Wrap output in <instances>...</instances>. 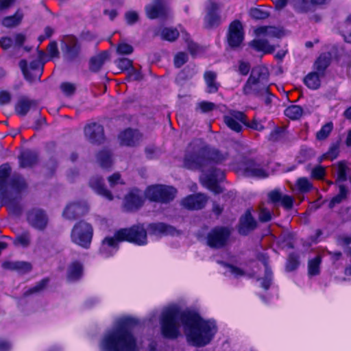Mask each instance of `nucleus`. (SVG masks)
<instances>
[{
    "instance_id": "obj_49",
    "label": "nucleus",
    "mask_w": 351,
    "mask_h": 351,
    "mask_svg": "<svg viewBox=\"0 0 351 351\" xmlns=\"http://www.w3.org/2000/svg\"><path fill=\"white\" fill-rule=\"evenodd\" d=\"M312 186V184L306 178H300L297 180V187L302 193L308 192Z\"/></svg>"
},
{
    "instance_id": "obj_48",
    "label": "nucleus",
    "mask_w": 351,
    "mask_h": 351,
    "mask_svg": "<svg viewBox=\"0 0 351 351\" xmlns=\"http://www.w3.org/2000/svg\"><path fill=\"white\" fill-rule=\"evenodd\" d=\"M333 125L332 123H327L317 132L316 138L319 141L326 139L331 132Z\"/></svg>"
},
{
    "instance_id": "obj_45",
    "label": "nucleus",
    "mask_w": 351,
    "mask_h": 351,
    "mask_svg": "<svg viewBox=\"0 0 351 351\" xmlns=\"http://www.w3.org/2000/svg\"><path fill=\"white\" fill-rule=\"evenodd\" d=\"M347 193V188L343 184H340L339 193L330 200L329 207L333 208L336 204L341 203L346 198Z\"/></svg>"
},
{
    "instance_id": "obj_3",
    "label": "nucleus",
    "mask_w": 351,
    "mask_h": 351,
    "mask_svg": "<svg viewBox=\"0 0 351 351\" xmlns=\"http://www.w3.org/2000/svg\"><path fill=\"white\" fill-rule=\"evenodd\" d=\"M137 324L132 317H123L117 321L114 328L103 336L99 347L101 351H136V339L132 332Z\"/></svg>"
},
{
    "instance_id": "obj_61",
    "label": "nucleus",
    "mask_w": 351,
    "mask_h": 351,
    "mask_svg": "<svg viewBox=\"0 0 351 351\" xmlns=\"http://www.w3.org/2000/svg\"><path fill=\"white\" fill-rule=\"evenodd\" d=\"M243 125L247 126V128H250L257 131H262L264 129V126L262 125L261 121L256 120V119H254L251 122H249L246 119V123H244Z\"/></svg>"
},
{
    "instance_id": "obj_24",
    "label": "nucleus",
    "mask_w": 351,
    "mask_h": 351,
    "mask_svg": "<svg viewBox=\"0 0 351 351\" xmlns=\"http://www.w3.org/2000/svg\"><path fill=\"white\" fill-rule=\"evenodd\" d=\"M147 231L151 235L161 237L168 234H174L176 229L171 226L158 222L149 224Z\"/></svg>"
},
{
    "instance_id": "obj_60",
    "label": "nucleus",
    "mask_w": 351,
    "mask_h": 351,
    "mask_svg": "<svg viewBox=\"0 0 351 351\" xmlns=\"http://www.w3.org/2000/svg\"><path fill=\"white\" fill-rule=\"evenodd\" d=\"M238 64V71L239 73L242 75H247L250 70V63L243 60H239Z\"/></svg>"
},
{
    "instance_id": "obj_53",
    "label": "nucleus",
    "mask_w": 351,
    "mask_h": 351,
    "mask_svg": "<svg viewBox=\"0 0 351 351\" xmlns=\"http://www.w3.org/2000/svg\"><path fill=\"white\" fill-rule=\"evenodd\" d=\"M325 175V168L320 165L315 167L311 171V177L316 180H322Z\"/></svg>"
},
{
    "instance_id": "obj_22",
    "label": "nucleus",
    "mask_w": 351,
    "mask_h": 351,
    "mask_svg": "<svg viewBox=\"0 0 351 351\" xmlns=\"http://www.w3.org/2000/svg\"><path fill=\"white\" fill-rule=\"evenodd\" d=\"M37 106L38 103L36 100L21 97L15 106V111L19 116H25L31 110L37 108Z\"/></svg>"
},
{
    "instance_id": "obj_11",
    "label": "nucleus",
    "mask_w": 351,
    "mask_h": 351,
    "mask_svg": "<svg viewBox=\"0 0 351 351\" xmlns=\"http://www.w3.org/2000/svg\"><path fill=\"white\" fill-rule=\"evenodd\" d=\"M29 224L38 230H43L47 226L48 217L46 213L40 209L34 208L29 210L27 215Z\"/></svg>"
},
{
    "instance_id": "obj_2",
    "label": "nucleus",
    "mask_w": 351,
    "mask_h": 351,
    "mask_svg": "<svg viewBox=\"0 0 351 351\" xmlns=\"http://www.w3.org/2000/svg\"><path fill=\"white\" fill-rule=\"evenodd\" d=\"M184 164L187 169H199L202 171L200 180L205 187L215 194L222 192L219 182L224 178V173L213 167V161L209 158V152L201 142L194 141L189 145Z\"/></svg>"
},
{
    "instance_id": "obj_46",
    "label": "nucleus",
    "mask_w": 351,
    "mask_h": 351,
    "mask_svg": "<svg viewBox=\"0 0 351 351\" xmlns=\"http://www.w3.org/2000/svg\"><path fill=\"white\" fill-rule=\"evenodd\" d=\"M30 242L31 236L29 232H24L16 237L14 243L16 245H21L23 247H27L29 245Z\"/></svg>"
},
{
    "instance_id": "obj_62",
    "label": "nucleus",
    "mask_w": 351,
    "mask_h": 351,
    "mask_svg": "<svg viewBox=\"0 0 351 351\" xmlns=\"http://www.w3.org/2000/svg\"><path fill=\"white\" fill-rule=\"evenodd\" d=\"M133 51V47L127 43H122L118 45L117 52L121 54H130Z\"/></svg>"
},
{
    "instance_id": "obj_8",
    "label": "nucleus",
    "mask_w": 351,
    "mask_h": 351,
    "mask_svg": "<svg viewBox=\"0 0 351 351\" xmlns=\"http://www.w3.org/2000/svg\"><path fill=\"white\" fill-rule=\"evenodd\" d=\"M176 193V189L172 186L156 184L148 186L144 195L150 201L167 203L174 199Z\"/></svg>"
},
{
    "instance_id": "obj_54",
    "label": "nucleus",
    "mask_w": 351,
    "mask_h": 351,
    "mask_svg": "<svg viewBox=\"0 0 351 351\" xmlns=\"http://www.w3.org/2000/svg\"><path fill=\"white\" fill-rule=\"evenodd\" d=\"M250 16L255 19H265L269 16V14L261 8H252L250 10Z\"/></svg>"
},
{
    "instance_id": "obj_20",
    "label": "nucleus",
    "mask_w": 351,
    "mask_h": 351,
    "mask_svg": "<svg viewBox=\"0 0 351 351\" xmlns=\"http://www.w3.org/2000/svg\"><path fill=\"white\" fill-rule=\"evenodd\" d=\"M119 138L121 145L133 147L139 143L141 135L138 130L128 128L119 134Z\"/></svg>"
},
{
    "instance_id": "obj_14",
    "label": "nucleus",
    "mask_w": 351,
    "mask_h": 351,
    "mask_svg": "<svg viewBox=\"0 0 351 351\" xmlns=\"http://www.w3.org/2000/svg\"><path fill=\"white\" fill-rule=\"evenodd\" d=\"M224 123L232 130L239 132L242 130V124L246 123V115L240 111H232L223 117Z\"/></svg>"
},
{
    "instance_id": "obj_19",
    "label": "nucleus",
    "mask_w": 351,
    "mask_h": 351,
    "mask_svg": "<svg viewBox=\"0 0 351 351\" xmlns=\"http://www.w3.org/2000/svg\"><path fill=\"white\" fill-rule=\"evenodd\" d=\"M208 198L203 193L190 195L182 201V205L189 210H199L204 207Z\"/></svg>"
},
{
    "instance_id": "obj_40",
    "label": "nucleus",
    "mask_w": 351,
    "mask_h": 351,
    "mask_svg": "<svg viewBox=\"0 0 351 351\" xmlns=\"http://www.w3.org/2000/svg\"><path fill=\"white\" fill-rule=\"evenodd\" d=\"M314 5L311 0H295L293 6L296 12L306 13L311 11Z\"/></svg>"
},
{
    "instance_id": "obj_47",
    "label": "nucleus",
    "mask_w": 351,
    "mask_h": 351,
    "mask_svg": "<svg viewBox=\"0 0 351 351\" xmlns=\"http://www.w3.org/2000/svg\"><path fill=\"white\" fill-rule=\"evenodd\" d=\"M299 264V256L295 253H291L289 255L286 264V270L287 271H292L298 268Z\"/></svg>"
},
{
    "instance_id": "obj_43",
    "label": "nucleus",
    "mask_w": 351,
    "mask_h": 351,
    "mask_svg": "<svg viewBox=\"0 0 351 351\" xmlns=\"http://www.w3.org/2000/svg\"><path fill=\"white\" fill-rule=\"evenodd\" d=\"M178 36V30L176 28L164 27L160 32L161 38L170 42L176 40Z\"/></svg>"
},
{
    "instance_id": "obj_52",
    "label": "nucleus",
    "mask_w": 351,
    "mask_h": 351,
    "mask_svg": "<svg viewBox=\"0 0 351 351\" xmlns=\"http://www.w3.org/2000/svg\"><path fill=\"white\" fill-rule=\"evenodd\" d=\"M188 61V55L184 52H179L174 57V65L176 68H180Z\"/></svg>"
},
{
    "instance_id": "obj_34",
    "label": "nucleus",
    "mask_w": 351,
    "mask_h": 351,
    "mask_svg": "<svg viewBox=\"0 0 351 351\" xmlns=\"http://www.w3.org/2000/svg\"><path fill=\"white\" fill-rule=\"evenodd\" d=\"M108 58V53L107 51H103L99 54L93 57L90 60V69L94 72L98 71L104 65Z\"/></svg>"
},
{
    "instance_id": "obj_27",
    "label": "nucleus",
    "mask_w": 351,
    "mask_h": 351,
    "mask_svg": "<svg viewBox=\"0 0 351 351\" xmlns=\"http://www.w3.org/2000/svg\"><path fill=\"white\" fill-rule=\"evenodd\" d=\"M269 199L274 204L280 203L286 209H291L293 206V199L291 196L284 195L278 191L274 190L269 193Z\"/></svg>"
},
{
    "instance_id": "obj_50",
    "label": "nucleus",
    "mask_w": 351,
    "mask_h": 351,
    "mask_svg": "<svg viewBox=\"0 0 351 351\" xmlns=\"http://www.w3.org/2000/svg\"><path fill=\"white\" fill-rule=\"evenodd\" d=\"M48 282H49V280L47 278L43 279L42 280L38 282L35 286H34L33 287H32V288L29 289L27 291H26L24 293V295L25 296H27V295L40 291L47 286Z\"/></svg>"
},
{
    "instance_id": "obj_6",
    "label": "nucleus",
    "mask_w": 351,
    "mask_h": 351,
    "mask_svg": "<svg viewBox=\"0 0 351 351\" xmlns=\"http://www.w3.org/2000/svg\"><path fill=\"white\" fill-rule=\"evenodd\" d=\"M93 236L92 226L84 221L75 223L71 232L72 242L85 249L90 247Z\"/></svg>"
},
{
    "instance_id": "obj_13",
    "label": "nucleus",
    "mask_w": 351,
    "mask_h": 351,
    "mask_svg": "<svg viewBox=\"0 0 351 351\" xmlns=\"http://www.w3.org/2000/svg\"><path fill=\"white\" fill-rule=\"evenodd\" d=\"M243 25L239 21H234L229 27L228 42L230 47H239L243 40Z\"/></svg>"
},
{
    "instance_id": "obj_5",
    "label": "nucleus",
    "mask_w": 351,
    "mask_h": 351,
    "mask_svg": "<svg viewBox=\"0 0 351 351\" xmlns=\"http://www.w3.org/2000/svg\"><path fill=\"white\" fill-rule=\"evenodd\" d=\"M123 241L144 245L147 243V230L143 225L118 230L114 237H106L103 240L100 247L101 254L106 258L112 256L117 250L118 243Z\"/></svg>"
},
{
    "instance_id": "obj_18",
    "label": "nucleus",
    "mask_w": 351,
    "mask_h": 351,
    "mask_svg": "<svg viewBox=\"0 0 351 351\" xmlns=\"http://www.w3.org/2000/svg\"><path fill=\"white\" fill-rule=\"evenodd\" d=\"M88 210L86 202H75L69 204L63 212V216L68 219L73 220L85 215Z\"/></svg>"
},
{
    "instance_id": "obj_35",
    "label": "nucleus",
    "mask_w": 351,
    "mask_h": 351,
    "mask_svg": "<svg viewBox=\"0 0 351 351\" xmlns=\"http://www.w3.org/2000/svg\"><path fill=\"white\" fill-rule=\"evenodd\" d=\"M334 169L337 175V182H341L348 180L349 168L344 161L339 162L337 165L334 166Z\"/></svg>"
},
{
    "instance_id": "obj_64",
    "label": "nucleus",
    "mask_w": 351,
    "mask_h": 351,
    "mask_svg": "<svg viewBox=\"0 0 351 351\" xmlns=\"http://www.w3.org/2000/svg\"><path fill=\"white\" fill-rule=\"evenodd\" d=\"M215 107V104L209 101H202L198 104V108L202 112H208L212 111Z\"/></svg>"
},
{
    "instance_id": "obj_41",
    "label": "nucleus",
    "mask_w": 351,
    "mask_h": 351,
    "mask_svg": "<svg viewBox=\"0 0 351 351\" xmlns=\"http://www.w3.org/2000/svg\"><path fill=\"white\" fill-rule=\"evenodd\" d=\"M97 161L102 168L106 169L112 165V154L109 150L101 151L97 156Z\"/></svg>"
},
{
    "instance_id": "obj_36",
    "label": "nucleus",
    "mask_w": 351,
    "mask_h": 351,
    "mask_svg": "<svg viewBox=\"0 0 351 351\" xmlns=\"http://www.w3.org/2000/svg\"><path fill=\"white\" fill-rule=\"evenodd\" d=\"M330 62V57L329 54L324 53L320 55L315 63V67L317 72L323 76L325 70L329 66Z\"/></svg>"
},
{
    "instance_id": "obj_37",
    "label": "nucleus",
    "mask_w": 351,
    "mask_h": 351,
    "mask_svg": "<svg viewBox=\"0 0 351 351\" xmlns=\"http://www.w3.org/2000/svg\"><path fill=\"white\" fill-rule=\"evenodd\" d=\"M320 76L317 72H311L304 78V84L311 89L316 90L320 86Z\"/></svg>"
},
{
    "instance_id": "obj_38",
    "label": "nucleus",
    "mask_w": 351,
    "mask_h": 351,
    "mask_svg": "<svg viewBox=\"0 0 351 351\" xmlns=\"http://www.w3.org/2000/svg\"><path fill=\"white\" fill-rule=\"evenodd\" d=\"M321 255H317L314 258L308 262V273L309 276H317L320 273V265L322 263Z\"/></svg>"
},
{
    "instance_id": "obj_51",
    "label": "nucleus",
    "mask_w": 351,
    "mask_h": 351,
    "mask_svg": "<svg viewBox=\"0 0 351 351\" xmlns=\"http://www.w3.org/2000/svg\"><path fill=\"white\" fill-rule=\"evenodd\" d=\"M258 97L261 98L264 104L269 106L271 105L274 95L269 92L268 86H263V91H262L261 96H258Z\"/></svg>"
},
{
    "instance_id": "obj_55",
    "label": "nucleus",
    "mask_w": 351,
    "mask_h": 351,
    "mask_svg": "<svg viewBox=\"0 0 351 351\" xmlns=\"http://www.w3.org/2000/svg\"><path fill=\"white\" fill-rule=\"evenodd\" d=\"M60 88L64 94L66 96H71L75 92V86L69 82H63L60 85Z\"/></svg>"
},
{
    "instance_id": "obj_12",
    "label": "nucleus",
    "mask_w": 351,
    "mask_h": 351,
    "mask_svg": "<svg viewBox=\"0 0 351 351\" xmlns=\"http://www.w3.org/2000/svg\"><path fill=\"white\" fill-rule=\"evenodd\" d=\"M148 18L154 19L165 18L169 15V8L163 0H154L152 4L145 7Z\"/></svg>"
},
{
    "instance_id": "obj_56",
    "label": "nucleus",
    "mask_w": 351,
    "mask_h": 351,
    "mask_svg": "<svg viewBox=\"0 0 351 351\" xmlns=\"http://www.w3.org/2000/svg\"><path fill=\"white\" fill-rule=\"evenodd\" d=\"M258 218L262 222H267L271 220V214L269 209L260 206L258 210Z\"/></svg>"
},
{
    "instance_id": "obj_28",
    "label": "nucleus",
    "mask_w": 351,
    "mask_h": 351,
    "mask_svg": "<svg viewBox=\"0 0 351 351\" xmlns=\"http://www.w3.org/2000/svg\"><path fill=\"white\" fill-rule=\"evenodd\" d=\"M245 174L249 177L265 178L268 176V173L261 165L250 162L245 168Z\"/></svg>"
},
{
    "instance_id": "obj_29",
    "label": "nucleus",
    "mask_w": 351,
    "mask_h": 351,
    "mask_svg": "<svg viewBox=\"0 0 351 351\" xmlns=\"http://www.w3.org/2000/svg\"><path fill=\"white\" fill-rule=\"evenodd\" d=\"M204 79L206 84V91L208 93H215L220 87V84L217 82V73L212 71H206Z\"/></svg>"
},
{
    "instance_id": "obj_7",
    "label": "nucleus",
    "mask_w": 351,
    "mask_h": 351,
    "mask_svg": "<svg viewBox=\"0 0 351 351\" xmlns=\"http://www.w3.org/2000/svg\"><path fill=\"white\" fill-rule=\"evenodd\" d=\"M267 69L261 67L253 69L243 88V94L246 95L253 94L257 97L261 96L262 91H263V86H261V82L267 80Z\"/></svg>"
},
{
    "instance_id": "obj_1",
    "label": "nucleus",
    "mask_w": 351,
    "mask_h": 351,
    "mask_svg": "<svg viewBox=\"0 0 351 351\" xmlns=\"http://www.w3.org/2000/svg\"><path fill=\"white\" fill-rule=\"evenodd\" d=\"M178 318L184 326L188 341L195 346L208 344L217 332L215 321L202 319L197 313L184 311L179 316V311L175 306L163 310L160 317L161 332L169 339H176L180 334Z\"/></svg>"
},
{
    "instance_id": "obj_39",
    "label": "nucleus",
    "mask_w": 351,
    "mask_h": 351,
    "mask_svg": "<svg viewBox=\"0 0 351 351\" xmlns=\"http://www.w3.org/2000/svg\"><path fill=\"white\" fill-rule=\"evenodd\" d=\"M258 35H265L267 37L280 38L282 36V32L275 27H261L256 31Z\"/></svg>"
},
{
    "instance_id": "obj_4",
    "label": "nucleus",
    "mask_w": 351,
    "mask_h": 351,
    "mask_svg": "<svg viewBox=\"0 0 351 351\" xmlns=\"http://www.w3.org/2000/svg\"><path fill=\"white\" fill-rule=\"evenodd\" d=\"M10 171L7 164L0 167V202L2 206L7 207L10 213L20 216L23 212L21 193L27 188V184L19 174H14L8 180Z\"/></svg>"
},
{
    "instance_id": "obj_25",
    "label": "nucleus",
    "mask_w": 351,
    "mask_h": 351,
    "mask_svg": "<svg viewBox=\"0 0 351 351\" xmlns=\"http://www.w3.org/2000/svg\"><path fill=\"white\" fill-rule=\"evenodd\" d=\"M90 186L99 195L108 200H112L113 196L110 191L105 188L103 179L99 176L93 177L89 182Z\"/></svg>"
},
{
    "instance_id": "obj_16",
    "label": "nucleus",
    "mask_w": 351,
    "mask_h": 351,
    "mask_svg": "<svg viewBox=\"0 0 351 351\" xmlns=\"http://www.w3.org/2000/svg\"><path fill=\"white\" fill-rule=\"evenodd\" d=\"M143 193L137 189H133L125 197L124 207L127 210H136L143 205Z\"/></svg>"
},
{
    "instance_id": "obj_44",
    "label": "nucleus",
    "mask_w": 351,
    "mask_h": 351,
    "mask_svg": "<svg viewBox=\"0 0 351 351\" xmlns=\"http://www.w3.org/2000/svg\"><path fill=\"white\" fill-rule=\"evenodd\" d=\"M22 18L23 14L19 12H16V13L12 16L5 17L2 21V24L7 27H14L19 24Z\"/></svg>"
},
{
    "instance_id": "obj_33",
    "label": "nucleus",
    "mask_w": 351,
    "mask_h": 351,
    "mask_svg": "<svg viewBox=\"0 0 351 351\" xmlns=\"http://www.w3.org/2000/svg\"><path fill=\"white\" fill-rule=\"evenodd\" d=\"M83 273L82 263L78 261L73 262L68 268L67 278L70 281H75L81 278Z\"/></svg>"
},
{
    "instance_id": "obj_23",
    "label": "nucleus",
    "mask_w": 351,
    "mask_h": 351,
    "mask_svg": "<svg viewBox=\"0 0 351 351\" xmlns=\"http://www.w3.org/2000/svg\"><path fill=\"white\" fill-rule=\"evenodd\" d=\"M64 43L66 57L69 60H73L78 56L80 50L77 39L73 36H69Z\"/></svg>"
},
{
    "instance_id": "obj_9",
    "label": "nucleus",
    "mask_w": 351,
    "mask_h": 351,
    "mask_svg": "<svg viewBox=\"0 0 351 351\" xmlns=\"http://www.w3.org/2000/svg\"><path fill=\"white\" fill-rule=\"evenodd\" d=\"M230 234L231 231L228 228L217 226L208 233L206 243L211 248H221L227 244Z\"/></svg>"
},
{
    "instance_id": "obj_21",
    "label": "nucleus",
    "mask_w": 351,
    "mask_h": 351,
    "mask_svg": "<svg viewBox=\"0 0 351 351\" xmlns=\"http://www.w3.org/2000/svg\"><path fill=\"white\" fill-rule=\"evenodd\" d=\"M257 226V222L252 217L250 210L240 218L239 232L242 235H247Z\"/></svg>"
},
{
    "instance_id": "obj_63",
    "label": "nucleus",
    "mask_w": 351,
    "mask_h": 351,
    "mask_svg": "<svg viewBox=\"0 0 351 351\" xmlns=\"http://www.w3.org/2000/svg\"><path fill=\"white\" fill-rule=\"evenodd\" d=\"M125 18L129 25L134 24L138 19V15L136 12L130 11L125 13Z\"/></svg>"
},
{
    "instance_id": "obj_32",
    "label": "nucleus",
    "mask_w": 351,
    "mask_h": 351,
    "mask_svg": "<svg viewBox=\"0 0 351 351\" xmlns=\"http://www.w3.org/2000/svg\"><path fill=\"white\" fill-rule=\"evenodd\" d=\"M37 158L38 156L35 152L31 150L25 151L19 157L20 165L23 168L32 167L36 162Z\"/></svg>"
},
{
    "instance_id": "obj_59",
    "label": "nucleus",
    "mask_w": 351,
    "mask_h": 351,
    "mask_svg": "<svg viewBox=\"0 0 351 351\" xmlns=\"http://www.w3.org/2000/svg\"><path fill=\"white\" fill-rule=\"evenodd\" d=\"M223 265L228 269V271L235 277L242 276L244 275V271L232 265L223 263Z\"/></svg>"
},
{
    "instance_id": "obj_10",
    "label": "nucleus",
    "mask_w": 351,
    "mask_h": 351,
    "mask_svg": "<svg viewBox=\"0 0 351 351\" xmlns=\"http://www.w3.org/2000/svg\"><path fill=\"white\" fill-rule=\"evenodd\" d=\"M19 66L26 80L29 82L40 80L43 74V65L38 60L32 61L28 67L27 61L21 60L19 62Z\"/></svg>"
},
{
    "instance_id": "obj_30",
    "label": "nucleus",
    "mask_w": 351,
    "mask_h": 351,
    "mask_svg": "<svg viewBox=\"0 0 351 351\" xmlns=\"http://www.w3.org/2000/svg\"><path fill=\"white\" fill-rule=\"evenodd\" d=\"M250 45L257 51H263L264 53H272L276 49L274 45H271L265 38L254 39L250 42Z\"/></svg>"
},
{
    "instance_id": "obj_58",
    "label": "nucleus",
    "mask_w": 351,
    "mask_h": 351,
    "mask_svg": "<svg viewBox=\"0 0 351 351\" xmlns=\"http://www.w3.org/2000/svg\"><path fill=\"white\" fill-rule=\"evenodd\" d=\"M339 154V146L337 145H332L329 150L323 156L324 158L333 160L337 157Z\"/></svg>"
},
{
    "instance_id": "obj_26",
    "label": "nucleus",
    "mask_w": 351,
    "mask_h": 351,
    "mask_svg": "<svg viewBox=\"0 0 351 351\" xmlns=\"http://www.w3.org/2000/svg\"><path fill=\"white\" fill-rule=\"evenodd\" d=\"M258 259L263 264L265 267V276L261 278V287L267 290L270 287V285L273 280V273L269 265V258L265 254H262L259 256Z\"/></svg>"
},
{
    "instance_id": "obj_31",
    "label": "nucleus",
    "mask_w": 351,
    "mask_h": 351,
    "mask_svg": "<svg viewBox=\"0 0 351 351\" xmlns=\"http://www.w3.org/2000/svg\"><path fill=\"white\" fill-rule=\"evenodd\" d=\"M5 269L16 271L21 273H26L31 270L32 267L29 263L23 261H5L2 264Z\"/></svg>"
},
{
    "instance_id": "obj_15",
    "label": "nucleus",
    "mask_w": 351,
    "mask_h": 351,
    "mask_svg": "<svg viewBox=\"0 0 351 351\" xmlns=\"http://www.w3.org/2000/svg\"><path fill=\"white\" fill-rule=\"evenodd\" d=\"M219 5L218 3L210 1L206 7V15L204 18L205 25L208 28L217 27L221 23V16L219 14Z\"/></svg>"
},
{
    "instance_id": "obj_17",
    "label": "nucleus",
    "mask_w": 351,
    "mask_h": 351,
    "mask_svg": "<svg viewBox=\"0 0 351 351\" xmlns=\"http://www.w3.org/2000/svg\"><path fill=\"white\" fill-rule=\"evenodd\" d=\"M84 134L91 143H101L104 139V128L101 125L93 123L84 128Z\"/></svg>"
},
{
    "instance_id": "obj_42",
    "label": "nucleus",
    "mask_w": 351,
    "mask_h": 351,
    "mask_svg": "<svg viewBox=\"0 0 351 351\" xmlns=\"http://www.w3.org/2000/svg\"><path fill=\"white\" fill-rule=\"evenodd\" d=\"M303 113L302 108L298 105H291L285 110V114L292 120L300 119Z\"/></svg>"
},
{
    "instance_id": "obj_57",
    "label": "nucleus",
    "mask_w": 351,
    "mask_h": 351,
    "mask_svg": "<svg viewBox=\"0 0 351 351\" xmlns=\"http://www.w3.org/2000/svg\"><path fill=\"white\" fill-rule=\"evenodd\" d=\"M143 77L141 73L135 69L134 66H132L128 71V78L131 81H138L141 80Z\"/></svg>"
}]
</instances>
